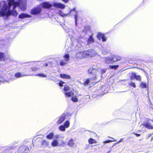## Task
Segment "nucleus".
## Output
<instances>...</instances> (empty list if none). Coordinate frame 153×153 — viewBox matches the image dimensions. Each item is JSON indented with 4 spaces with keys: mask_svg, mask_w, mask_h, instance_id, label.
<instances>
[{
    "mask_svg": "<svg viewBox=\"0 0 153 153\" xmlns=\"http://www.w3.org/2000/svg\"><path fill=\"white\" fill-rule=\"evenodd\" d=\"M97 70V69L94 68H89L88 70V74L92 75V77L90 78H88L86 80L83 82V83L84 85L88 84L91 80L93 81L96 80L97 79V76L96 74H95V71Z\"/></svg>",
    "mask_w": 153,
    "mask_h": 153,
    "instance_id": "f257e3e1",
    "label": "nucleus"
},
{
    "mask_svg": "<svg viewBox=\"0 0 153 153\" xmlns=\"http://www.w3.org/2000/svg\"><path fill=\"white\" fill-rule=\"evenodd\" d=\"M7 5L6 4H4L3 7V8L4 9V10L0 11V17L5 16H8L11 15V10H9L7 13L5 12V11L7 10Z\"/></svg>",
    "mask_w": 153,
    "mask_h": 153,
    "instance_id": "f03ea898",
    "label": "nucleus"
},
{
    "mask_svg": "<svg viewBox=\"0 0 153 153\" xmlns=\"http://www.w3.org/2000/svg\"><path fill=\"white\" fill-rule=\"evenodd\" d=\"M96 36L99 40H100L102 39V41L103 42H105L107 40V38L105 37V34L103 33L100 32L98 33Z\"/></svg>",
    "mask_w": 153,
    "mask_h": 153,
    "instance_id": "7ed1b4c3",
    "label": "nucleus"
},
{
    "mask_svg": "<svg viewBox=\"0 0 153 153\" xmlns=\"http://www.w3.org/2000/svg\"><path fill=\"white\" fill-rule=\"evenodd\" d=\"M131 76H130L131 80H133L135 79L136 80L139 82L141 81V78L140 75H137L134 72H132L131 73Z\"/></svg>",
    "mask_w": 153,
    "mask_h": 153,
    "instance_id": "20e7f679",
    "label": "nucleus"
},
{
    "mask_svg": "<svg viewBox=\"0 0 153 153\" xmlns=\"http://www.w3.org/2000/svg\"><path fill=\"white\" fill-rule=\"evenodd\" d=\"M41 8L39 7H36L33 8L31 11V14L33 15L40 13L41 11Z\"/></svg>",
    "mask_w": 153,
    "mask_h": 153,
    "instance_id": "39448f33",
    "label": "nucleus"
},
{
    "mask_svg": "<svg viewBox=\"0 0 153 153\" xmlns=\"http://www.w3.org/2000/svg\"><path fill=\"white\" fill-rule=\"evenodd\" d=\"M77 55L79 58L82 59L87 58L86 51H82L78 52L77 53Z\"/></svg>",
    "mask_w": 153,
    "mask_h": 153,
    "instance_id": "423d86ee",
    "label": "nucleus"
},
{
    "mask_svg": "<svg viewBox=\"0 0 153 153\" xmlns=\"http://www.w3.org/2000/svg\"><path fill=\"white\" fill-rule=\"evenodd\" d=\"M42 6L43 8L49 9L52 7V5L50 4L48 2H44L42 3Z\"/></svg>",
    "mask_w": 153,
    "mask_h": 153,
    "instance_id": "0eeeda50",
    "label": "nucleus"
},
{
    "mask_svg": "<svg viewBox=\"0 0 153 153\" xmlns=\"http://www.w3.org/2000/svg\"><path fill=\"white\" fill-rule=\"evenodd\" d=\"M86 51L87 58L92 57L95 55L94 51L91 49H89Z\"/></svg>",
    "mask_w": 153,
    "mask_h": 153,
    "instance_id": "6e6552de",
    "label": "nucleus"
},
{
    "mask_svg": "<svg viewBox=\"0 0 153 153\" xmlns=\"http://www.w3.org/2000/svg\"><path fill=\"white\" fill-rule=\"evenodd\" d=\"M105 63L106 64H112L114 63V59L112 57L105 58Z\"/></svg>",
    "mask_w": 153,
    "mask_h": 153,
    "instance_id": "1a4fd4ad",
    "label": "nucleus"
},
{
    "mask_svg": "<svg viewBox=\"0 0 153 153\" xmlns=\"http://www.w3.org/2000/svg\"><path fill=\"white\" fill-rule=\"evenodd\" d=\"M65 115L63 114L59 118L56 123L57 124H59L62 123L65 120Z\"/></svg>",
    "mask_w": 153,
    "mask_h": 153,
    "instance_id": "9d476101",
    "label": "nucleus"
},
{
    "mask_svg": "<svg viewBox=\"0 0 153 153\" xmlns=\"http://www.w3.org/2000/svg\"><path fill=\"white\" fill-rule=\"evenodd\" d=\"M31 16L27 14H25L23 13H21L19 16V18L23 19L25 18H30Z\"/></svg>",
    "mask_w": 153,
    "mask_h": 153,
    "instance_id": "9b49d317",
    "label": "nucleus"
},
{
    "mask_svg": "<svg viewBox=\"0 0 153 153\" xmlns=\"http://www.w3.org/2000/svg\"><path fill=\"white\" fill-rule=\"evenodd\" d=\"M59 75L60 77L62 79H70L71 78V77L69 75L66 74H60Z\"/></svg>",
    "mask_w": 153,
    "mask_h": 153,
    "instance_id": "f8f14e48",
    "label": "nucleus"
},
{
    "mask_svg": "<svg viewBox=\"0 0 153 153\" xmlns=\"http://www.w3.org/2000/svg\"><path fill=\"white\" fill-rule=\"evenodd\" d=\"M112 57L114 59V62L120 61L122 59L121 56L117 55H114Z\"/></svg>",
    "mask_w": 153,
    "mask_h": 153,
    "instance_id": "ddd939ff",
    "label": "nucleus"
},
{
    "mask_svg": "<svg viewBox=\"0 0 153 153\" xmlns=\"http://www.w3.org/2000/svg\"><path fill=\"white\" fill-rule=\"evenodd\" d=\"M93 34H92L88 38L87 40V43L88 44H90L94 42V40L93 38Z\"/></svg>",
    "mask_w": 153,
    "mask_h": 153,
    "instance_id": "4468645a",
    "label": "nucleus"
},
{
    "mask_svg": "<svg viewBox=\"0 0 153 153\" xmlns=\"http://www.w3.org/2000/svg\"><path fill=\"white\" fill-rule=\"evenodd\" d=\"M64 94L66 97H68L74 96V92L71 91H70L68 92H65V93Z\"/></svg>",
    "mask_w": 153,
    "mask_h": 153,
    "instance_id": "2eb2a0df",
    "label": "nucleus"
},
{
    "mask_svg": "<svg viewBox=\"0 0 153 153\" xmlns=\"http://www.w3.org/2000/svg\"><path fill=\"white\" fill-rule=\"evenodd\" d=\"M67 144L70 147L73 146L74 145V140L72 138L68 142Z\"/></svg>",
    "mask_w": 153,
    "mask_h": 153,
    "instance_id": "dca6fc26",
    "label": "nucleus"
},
{
    "mask_svg": "<svg viewBox=\"0 0 153 153\" xmlns=\"http://www.w3.org/2000/svg\"><path fill=\"white\" fill-rule=\"evenodd\" d=\"M5 55L4 53L0 52V61L5 60Z\"/></svg>",
    "mask_w": 153,
    "mask_h": 153,
    "instance_id": "f3484780",
    "label": "nucleus"
},
{
    "mask_svg": "<svg viewBox=\"0 0 153 153\" xmlns=\"http://www.w3.org/2000/svg\"><path fill=\"white\" fill-rule=\"evenodd\" d=\"M48 145V142L45 140H43L42 142L41 146L45 147Z\"/></svg>",
    "mask_w": 153,
    "mask_h": 153,
    "instance_id": "a211bd4d",
    "label": "nucleus"
},
{
    "mask_svg": "<svg viewBox=\"0 0 153 153\" xmlns=\"http://www.w3.org/2000/svg\"><path fill=\"white\" fill-rule=\"evenodd\" d=\"M119 67V65H109L108 68L110 69H114V70H116Z\"/></svg>",
    "mask_w": 153,
    "mask_h": 153,
    "instance_id": "6ab92c4d",
    "label": "nucleus"
},
{
    "mask_svg": "<svg viewBox=\"0 0 153 153\" xmlns=\"http://www.w3.org/2000/svg\"><path fill=\"white\" fill-rule=\"evenodd\" d=\"M32 66H33V67H32L31 68V71H36L38 69H39V68H37V67H35V66H37V65L36 64H35V63H32L31 64Z\"/></svg>",
    "mask_w": 153,
    "mask_h": 153,
    "instance_id": "aec40b11",
    "label": "nucleus"
},
{
    "mask_svg": "<svg viewBox=\"0 0 153 153\" xmlns=\"http://www.w3.org/2000/svg\"><path fill=\"white\" fill-rule=\"evenodd\" d=\"M15 76L17 78H19V77H22L25 76H27V75L25 74H21L20 72H17L15 74Z\"/></svg>",
    "mask_w": 153,
    "mask_h": 153,
    "instance_id": "412c9836",
    "label": "nucleus"
},
{
    "mask_svg": "<svg viewBox=\"0 0 153 153\" xmlns=\"http://www.w3.org/2000/svg\"><path fill=\"white\" fill-rule=\"evenodd\" d=\"M51 145L53 147L57 146L58 145V142L56 140H54L51 143Z\"/></svg>",
    "mask_w": 153,
    "mask_h": 153,
    "instance_id": "4be33fe9",
    "label": "nucleus"
},
{
    "mask_svg": "<svg viewBox=\"0 0 153 153\" xmlns=\"http://www.w3.org/2000/svg\"><path fill=\"white\" fill-rule=\"evenodd\" d=\"M54 135V133L52 132H51L49 134L46 136V138L49 140L52 139Z\"/></svg>",
    "mask_w": 153,
    "mask_h": 153,
    "instance_id": "5701e85b",
    "label": "nucleus"
},
{
    "mask_svg": "<svg viewBox=\"0 0 153 153\" xmlns=\"http://www.w3.org/2000/svg\"><path fill=\"white\" fill-rule=\"evenodd\" d=\"M144 126L146 128L149 129H153V126L150 125L148 123H146L144 124Z\"/></svg>",
    "mask_w": 153,
    "mask_h": 153,
    "instance_id": "b1692460",
    "label": "nucleus"
},
{
    "mask_svg": "<svg viewBox=\"0 0 153 153\" xmlns=\"http://www.w3.org/2000/svg\"><path fill=\"white\" fill-rule=\"evenodd\" d=\"M140 86L142 88H147V85L146 83L141 82L140 83Z\"/></svg>",
    "mask_w": 153,
    "mask_h": 153,
    "instance_id": "393cba45",
    "label": "nucleus"
},
{
    "mask_svg": "<svg viewBox=\"0 0 153 153\" xmlns=\"http://www.w3.org/2000/svg\"><path fill=\"white\" fill-rule=\"evenodd\" d=\"M88 142L89 144H92L96 143L97 141L95 140L92 138H90L88 140Z\"/></svg>",
    "mask_w": 153,
    "mask_h": 153,
    "instance_id": "a878e982",
    "label": "nucleus"
},
{
    "mask_svg": "<svg viewBox=\"0 0 153 153\" xmlns=\"http://www.w3.org/2000/svg\"><path fill=\"white\" fill-rule=\"evenodd\" d=\"M63 57L65 59V61L66 62H67L69 60V54H65L63 56Z\"/></svg>",
    "mask_w": 153,
    "mask_h": 153,
    "instance_id": "bb28decb",
    "label": "nucleus"
},
{
    "mask_svg": "<svg viewBox=\"0 0 153 153\" xmlns=\"http://www.w3.org/2000/svg\"><path fill=\"white\" fill-rule=\"evenodd\" d=\"M11 15L15 16H16L18 14L16 10L14 9L11 10Z\"/></svg>",
    "mask_w": 153,
    "mask_h": 153,
    "instance_id": "cd10ccee",
    "label": "nucleus"
},
{
    "mask_svg": "<svg viewBox=\"0 0 153 153\" xmlns=\"http://www.w3.org/2000/svg\"><path fill=\"white\" fill-rule=\"evenodd\" d=\"M15 2L14 0H8L9 8H10L13 4Z\"/></svg>",
    "mask_w": 153,
    "mask_h": 153,
    "instance_id": "c85d7f7f",
    "label": "nucleus"
},
{
    "mask_svg": "<svg viewBox=\"0 0 153 153\" xmlns=\"http://www.w3.org/2000/svg\"><path fill=\"white\" fill-rule=\"evenodd\" d=\"M36 75L37 76H39L42 77H47V75L45 74L44 73H40L37 74Z\"/></svg>",
    "mask_w": 153,
    "mask_h": 153,
    "instance_id": "c756f323",
    "label": "nucleus"
},
{
    "mask_svg": "<svg viewBox=\"0 0 153 153\" xmlns=\"http://www.w3.org/2000/svg\"><path fill=\"white\" fill-rule=\"evenodd\" d=\"M12 4L13 5V9L15 10L17 6H18L19 5V3L18 2H15Z\"/></svg>",
    "mask_w": 153,
    "mask_h": 153,
    "instance_id": "7c9ffc66",
    "label": "nucleus"
},
{
    "mask_svg": "<svg viewBox=\"0 0 153 153\" xmlns=\"http://www.w3.org/2000/svg\"><path fill=\"white\" fill-rule=\"evenodd\" d=\"M67 64V62L65 61V60H61L59 62V64L61 66H63Z\"/></svg>",
    "mask_w": 153,
    "mask_h": 153,
    "instance_id": "2f4dec72",
    "label": "nucleus"
},
{
    "mask_svg": "<svg viewBox=\"0 0 153 153\" xmlns=\"http://www.w3.org/2000/svg\"><path fill=\"white\" fill-rule=\"evenodd\" d=\"M71 100L74 102H76L78 101V99L76 96L72 97H71Z\"/></svg>",
    "mask_w": 153,
    "mask_h": 153,
    "instance_id": "473e14b6",
    "label": "nucleus"
},
{
    "mask_svg": "<svg viewBox=\"0 0 153 153\" xmlns=\"http://www.w3.org/2000/svg\"><path fill=\"white\" fill-rule=\"evenodd\" d=\"M64 126L66 128H68L70 125V123L68 121H66L64 123Z\"/></svg>",
    "mask_w": 153,
    "mask_h": 153,
    "instance_id": "72a5a7b5",
    "label": "nucleus"
},
{
    "mask_svg": "<svg viewBox=\"0 0 153 153\" xmlns=\"http://www.w3.org/2000/svg\"><path fill=\"white\" fill-rule=\"evenodd\" d=\"M128 84L130 86L133 87V88H135L136 87V85L134 82L131 81L130 83H128Z\"/></svg>",
    "mask_w": 153,
    "mask_h": 153,
    "instance_id": "f704fd0d",
    "label": "nucleus"
},
{
    "mask_svg": "<svg viewBox=\"0 0 153 153\" xmlns=\"http://www.w3.org/2000/svg\"><path fill=\"white\" fill-rule=\"evenodd\" d=\"M70 88L68 86L65 85L64 88L63 90L65 91H67L70 90Z\"/></svg>",
    "mask_w": 153,
    "mask_h": 153,
    "instance_id": "c9c22d12",
    "label": "nucleus"
},
{
    "mask_svg": "<svg viewBox=\"0 0 153 153\" xmlns=\"http://www.w3.org/2000/svg\"><path fill=\"white\" fill-rule=\"evenodd\" d=\"M59 129L62 131H64L65 130V127L64 126L61 125L59 126Z\"/></svg>",
    "mask_w": 153,
    "mask_h": 153,
    "instance_id": "e433bc0d",
    "label": "nucleus"
},
{
    "mask_svg": "<svg viewBox=\"0 0 153 153\" xmlns=\"http://www.w3.org/2000/svg\"><path fill=\"white\" fill-rule=\"evenodd\" d=\"M59 7H60V8H62V9H64L65 7V6L64 4H59Z\"/></svg>",
    "mask_w": 153,
    "mask_h": 153,
    "instance_id": "4c0bfd02",
    "label": "nucleus"
},
{
    "mask_svg": "<svg viewBox=\"0 0 153 153\" xmlns=\"http://www.w3.org/2000/svg\"><path fill=\"white\" fill-rule=\"evenodd\" d=\"M64 83V82L62 81H60L59 82V85L61 87H62L63 86V84Z\"/></svg>",
    "mask_w": 153,
    "mask_h": 153,
    "instance_id": "58836bf2",
    "label": "nucleus"
},
{
    "mask_svg": "<svg viewBox=\"0 0 153 153\" xmlns=\"http://www.w3.org/2000/svg\"><path fill=\"white\" fill-rule=\"evenodd\" d=\"M116 141V140H113V141H111V140H105L104 141V143H109V142H112V141Z\"/></svg>",
    "mask_w": 153,
    "mask_h": 153,
    "instance_id": "ea45409f",
    "label": "nucleus"
},
{
    "mask_svg": "<svg viewBox=\"0 0 153 153\" xmlns=\"http://www.w3.org/2000/svg\"><path fill=\"white\" fill-rule=\"evenodd\" d=\"M24 151L25 153L27 152L28 151H29V148L27 146H25V148Z\"/></svg>",
    "mask_w": 153,
    "mask_h": 153,
    "instance_id": "a19ab883",
    "label": "nucleus"
},
{
    "mask_svg": "<svg viewBox=\"0 0 153 153\" xmlns=\"http://www.w3.org/2000/svg\"><path fill=\"white\" fill-rule=\"evenodd\" d=\"M74 17V19H75V22H76V21H77V17H78V16H77V14H76L75 15Z\"/></svg>",
    "mask_w": 153,
    "mask_h": 153,
    "instance_id": "79ce46f5",
    "label": "nucleus"
},
{
    "mask_svg": "<svg viewBox=\"0 0 153 153\" xmlns=\"http://www.w3.org/2000/svg\"><path fill=\"white\" fill-rule=\"evenodd\" d=\"M106 70L105 69H102L101 71V73L102 74L105 73L106 71Z\"/></svg>",
    "mask_w": 153,
    "mask_h": 153,
    "instance_id": "37998d69",
    "label": "nucleus"
},
{
    "mask_svg": "<svg viewBox=\"0 0 153 153\" xmlns=\"http://www.w3.org/2000/svg\"><path fill=\"white\" fill-rule=\"evenodd\" d=\"M133 134H135L137 137H139L141 135L140 134H137L135 132L133 133Z\"/></svg>",
    "mask_w": 153,
    "mask_h": 153,
    "instance_id": "c03bdc74",
    "label": "nucleus"
},
{
    "mask_svg": "<svg viewBox=\"0 0 153 153\" xmlns=\"http://www.w3.org/2000/svg\"><path fill=\"white\" fill-rule=\"evenodd\" d=\"M63 2L65 3H67L69 0H62Z\"/></svg>",
    "mask_w": 153,
    "mask_h": 153,
    "instance_id": "a18cd8bd",
    "label": "nucleus"
},
{
    "mask_svg": "<svg viewBox=\"0 0 153 153\" xmlns=\"http://www.w3.org/2000/svg\"><path fill=\"white\" fill-rule=\"evenodd\" d=\"M123 140L122 139H120L118 142H117L116 143H118L121 142Z\"/></svg>",
    "mask_w": 153,
    "mask_h": 153,
    "instance_id": "49530a36",
    "label": "nucleus"
},
{
    "mask_svg": "<svg viewBox=\"0 0 153 153\" xmlns=\"http://www.w3.org/2000/svg\"><path fill=\"white\" fill-rule=\"evenodd\" d=\"M89 27H88L87 26H85V27L84 29V30H87V29Z\"/></svg>",
    "mask_w": 153,
    "mask_h": 153,
    "instance_id": "de8ad7c7",
    "label": "nucleus"
},
{
    "mask_svg": "<svg viewBox=\"0 0 153 153\" xmlns=\"http://www.w3.org/2000/svg\"><path fill=\"white\" fill-rule=\"evenodd\" d=\"M48 64L47 63H45V64L43 65V66H45V67H47V66H48Z\"/></svg>",
    "mask_w": 153,
    "mask_h": 153,
    "instance_id": "09e8293b",
    "label": "nucleus"
},
{
    "mask_svg": "<svg viewBox=\"0 0 153 153\" xmlns=\"http://www.w3.org/2000/svg\"><path fill=\"white\" fill-rule=\"evenodd\" d=\"M111 152V150H109V151H108L107 152V153H110V152Z\"/></svg>",
    "mask_w": 153,
    "mask_h": 153,
    "instance_id": "8fccbe9b",
    "label": "nucleus"
},
{
    "mask_svg": "<svg viewBox=\"0 0 153 153\" xmlns=\"http://www.w3.org/2000/svg\"><path fill=\"white\" fill-rule=\"evenodd\" d=\"M153 140V136H152L151 138V140Z\"/></svg>",
    "mask_w": 153,
    "mask_h": 153,
    "instance_id": "3c124183",
    "label": "nucleus"
},
{
    "mask_svg": "<svg viewBox=\"0 0 153 153\" xmlns=\"http://www.w3.org/2000/svg\"><path fill=\"white\" fill-rule=\"evenodd\" d=\"M97 145H92L91 146V147H93L94 146H96Z\"/></svg>",
    "mask_w": 153,
    "mask_h": 153,
    "instance_id": "603ef678",
    "label": "nucleus"
},
{
    "mask_svg": "<svg viewBox=\"0 0 153 153\" xmlns=\"http://www.w3.org/2000/svg\"><path fill=\"white\" fill-rule=\"evenodd\" d=\"M151 135V134H149V136H148V137H149Z\"/></svg>",
    "mask_w": 153,
    "mask_h": 153,
    "instance_id": "864d4df0",
    "label": "nucleus"
}]
</instances>
